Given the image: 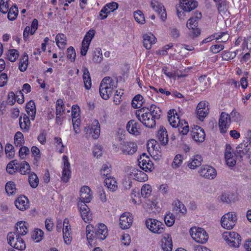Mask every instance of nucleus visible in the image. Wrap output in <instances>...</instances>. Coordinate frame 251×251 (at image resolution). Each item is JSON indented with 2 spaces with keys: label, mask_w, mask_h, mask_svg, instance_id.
<instances>
[{
  "label": "nucleus",
  "mask_w": 251,
  "mask_h": 251,
  "mask_svg": "<svg viewBox=\"0 0 251 251\" xmlns=\"http://www.w3.org/2000/svg\"><path fill=\"white\" fill-rule=\"evenodd\" d=\"M161 114L160 109L153 104L150 108H142L135 113L138 120L146 127L151 128L155 126L156 120L160 119Z\"/></svg>",
  "instance_id": "1"
},
{
  "label": "nucleus",
  "mask_w": 251,
  "mask_h": 251,
  "mask_svg": "<svg viewBox=\"0 0 251 251\" xmlns=\"http://www.w3.org/2000/svg\"><path fill=\"white\" fill-rule=\"evenodd\" d=\"M86 234L90 244L92 242L93 239L95 238L103 240L108 235L107 226L103 224H99L95 227L91 225H88L86 227Z\"/></svg>",
  "instance_id": "2"
},
{
  "label": "nucleus",
  "mask_w": 251,
  "mask_h": 251,
  "mask_svg": "<svg viewBox=\"0 0 251 251\" xmlns=\"http://www.w3.org/2000/svg\"><path fill=\"white\" fill-rule=\"evenodd\" d=\"M175 110H170L168 113V121L172 126L174 127H178V130L183 135H186L189 131V127L188 124L185 120H181L178 115L176 113L175 114Z\"/></svg>",
  "instance_id": "3"
},
{
  "label": "nucleus",
  "mask_w": 251,
  "mask_h": 251,
  "mask_svg": "<svg viewBox=\"0 0 251 251\" xmlns=\"http://www.w3.org/2000/svg\"><path fill=\"white\" fill-rule=\"evenodd\" d=\"M117 87V82L110 77L103 78L100 86V93L101 98L107 100L112 95L113 91Z\"/></svg>",
  "instance_id": "4"
},
{
  "label": "nucleus",
  "mask_w": 251,
  "mask_h": 251,
  "mask_svg": "<svg viewBox=\"0 0 251 251\" xmlns=\"http://www.w3.org/2000/svg\"><path fill=\"white\" fill-rule=\"evenodd\" d=\"M223 237L226 243L230 247L237 248L241 242L240 235L235 232H225Z\"/></svg>",
  "instance_id": "5"
},
{
  "label": "nucleus",
  "mask_w": 251,
  "mask_h": 251,
  "mask_svg": "<svg viewBox=\"0 0 251 251\" xmlns=\"http://www.w3.org/2000/svg\"><path fill=\"white\" fill-rule=\"evenodd\" d=\"M147 227L152 232L157 234H161L164 231V224L154 219H148L146 221Z\"/></svg>",
  "instance_id": "6"
},
{
  "label": "nucleus",
  "mask_w": 251,
  "mask_h": 251,
  "mask_svg": "<svg viewBox=\"0 0 251 251\" xmlns=\"http://www.w3.org/2000/svg\"><path fill=\"white\" fill-rule=\"evenodd\" d=\"M190 233L193 239L199 243H205L208 238L206 231L202 228H191Z\"/></svg>",
  "instance_id": "7"
},
{
  "label": "nucleus",
  "mask_w": 251,
  "mask_h": 251,
  "mask_svg": "<svg viewBox=\"0 0 251 251\" xmlns=\"http://www.w3.org/2000/svg\"><path fill=\"white\" fill-rule=\"evenodd\" d=\"M237 221L236 216L232 213L228 212L225 214L221 219V226L224 228L230 229L235 225Z\"/></svg>",
  "instance_id": "8"
},
{
  "label": "nucleus",
  "mask_w": 251,
  "mask_h": 251,
  "mask_svg": "<svg viewBox=\"0 0 251 251\" xmlns=\"http://www.w3.org/2000/svg\"><path fill=\"white\" fill-rule=\"evenodd\" d=\"M84 131L88 136L92 135L94 139H98L100 132L99 121L97 120H95L91 126L85 127Z\"/></svg>",
  "instance_id": "9"
},
{
  "label": "nucleus",
  "mask_w": 251,
  "mask_h": 251,
  "mask_svg": "<svg viewBox=\"0 0 251 251\" xmlns=\"http://www.w3.org/2000/svg\"><path fill=\"white\" fill-rule=\"evenodd\" d=\"M95 34V30L90 29L85 35L81 43V48L80 50V54L81 55H86L89 49L90 44L94 38Z\"/></svg>",
  "instance_id": "10"
},
{
  "label": "nucleus",
  "mask_w": 251,
  "mask_h": 251,
  "mask_svg": "<svg viewBox=\"0 0 251 251\" xmlns=\"http://www.w3.org/2000/svg\"><path fill=\"white\" fill-rule=\"evenodd\" d=\"M140 167L146 172H151L154 169L153 164L146 153H143L138 160Z\"/></svg>",
  "instance_id": "11"
},
{
  "label": "nucleus",
  "mask_w": 251,
  "mask_h": 251,
  "mask_svg": "<svg viewBox=\"0 0 251 251\" xmlns=\"http://www.w3.org/2000/svg\"><path fill=\"white\" fill-rule=\"evenodd\" d=\"M196 112L197 118L201 121H202L209 113L208 102L206 101L200 102L197 105Z\"/></svg>",
  "instance_id": "12"
},
{
  "label": "nucleus",
  "mask_w": 251,
  "mask_h": 251,
  "mask_svg": "<svg viewBox=\"0 0 251 251\" xmlns=\"http://www.w3.org/2000/svg\"><path fill=\"white\" fill-rule=\"evenodd\" d=\"M197 23L193 19H189L187 27L189 29L188 36L191 39H194L198 37L201 34V30L198 27Z\"/></svg>",
  "instance_id": "13"
},
{
  "label": "nucleus",
  "mask_w": 251,
  "mask_h": 251,
  "mask_svg": "<svg viewBox=\"0 0 251 251\" xmlns=\"http://www.w3.org/2000/svg\"><path fill=\"white\" fill-rule=\"evenodd\" d=\"M250 143L248 142L244 141L236 147L235 153L236 157H239L240 161L243 160V156H246L247 157V155L251 152L250 151Z\"/></svg>",
  "instance_id": "14"
},
{
  "label": "nucleus",
  "mask_w": 251,
  "mask_h": 251,
  "mask_svg": "<svg viewBox=\"0 0 251 251\" xmlns=\"http://www.w3.org/2000/svg\"><path fill=\"white\" fill-rule=\"evenodd\" d=\"M230 123V117L229 114L225 112H222L219 120V126L221 133L226 132Z\"/></svg>",
  "instance_id": "15"
},
{
  "label": "nucleus",
  "mask_w": 251,
  "mask_h": 251,
  "mask_svg": "<svg viewBox=\"0 0 251 251\" xmlns=\"http://www.w3.org/2000/svg\"><path fill=\"white\" fill-rule=\"evenodd\" d=\"M151 6L152 8L158 13L162 21H165L167 18V14L164 5L159 0H151Z\"/></svg>",
  "instance_id": "16"
},
{
  "label": "nucleus",
  "mask_w": 251,
  "mask_h": 251,
  "mask_svg": "<svg viewBox=\"0 0 251 251\" xmlns=\"http://www.w3.org/2000/svg\"><path fill=\"white\" fill-rule=\"evenodd\" d=\"M120 149L124 154L132 155L137 151V146L134 142L123 141L121 143Z\"/></svg>",
  "instance_id": "17"
},
{
  "label": "nucleus",
  "mask_w": 251,
  "mask_h": 251,
  "mask_svg": "<svg viewBox=\"0 0 251 251\" xmlns=\"http://www.w3.org/2000/svg\"><path fill=\"white\" fill-rule=\"evenodd\" d=\"M199 173L201 176L208 179H213L216 176V170L208 165H203L201 167Z\"/></svg>",
  "instance_id": "18"
},
{
  "label": "nucleus",
  "mask_w": 251,
  "mask_h": 251,
  "mask_svg": "<svg viewBox=\"0 0 251 251\" xmlns=\"http://www.w3.org/2000/svg\"><path fill=\"white\" fill-rule=\"evenodd\" d=\"M64 166L63 168L61 179L64 182H67L71 176L70 164L69 162L67 156H63Z\"/></svg>",
  "instance_id": "19"
},
{
  "label": "nucleus",
  "mask_w": 251,
  "mask_h": 251,
  "mask_svg": "<svg viewBox=\"0 0 251 251\" xmlns=\"http://www.w3.org/2000/svg\"><path fill=\"white\" fill-rule=\"evenodd\" d=\"M91 192V191L88 186H83L82 187L80 190V198L78 202H81L83 203L90 202L92 198Z\"/></svg>",
  "instance_id": "20"
},
{
  "label": "nucleus",
  "mask_w": 251,
  "mask_h": 251,
  "mask_svg": "<svg viewBox=\"0 0 251 251\" xmlns=\"http://www.w3.org/2000/svg\"><path fill=\"white\" fill-rule=\"evenodd\" d=\"M192 132L193 138L195 141L198 142L204 141L205 137V132L200 126L194 125Z\"/></svg>",
  "instance_id": "21"
},
{
  "label": "nucleus",
  "mask_w": 251,
  "mask_h": 251,
  "mask_svg": "<svg viewBox=\"0 0 251 251\" xmlns=\"http://www.w3.org/2000/svg\"><path fill=\"white\" fill-rule=\"evenodd\" d=\"M78 206L79 208L82 219L85 223H87L92 219L91 213L88 206L81 202H78Z\"/></svg>",
  "instance_id": "22"
},
{
  "label": "nucleus",
  "mask_w": 251,
  "mask_h": 251,
  "mask_svg": "<svg viewBox=\"0 0 251 251\" xmlns=\"http://www.w3.org/2000/svg\"><path fill=\"white\" fill-rule=\"evenodd\" d=\"M179 5L184 11L190 12L197 7L198 2L195 0H180Z\"/></svg>",
  "instance_id": "23"
},
{
  "label": "nucleus",
  "mask_w": 251,
  "mask_h": 251,
  "mask_svg": "<svg viewBox=\"0 0 251 251\" xmlns=\"http://www.w3.org/2000/svg\"><path fill=\"white\" fill-rule=\"evenodd\" d=\"M132 218L129 213H123L120 218V225L122 229H127L132 224Z\"/></svg>",
  "instance_id": "24"
},
{
  "label": "nucleus",
  "mask_w": 251,
  "mask_h": 251,
  "mask_svg": "<svg viewBox=\"0 0 251 251\" xmlns=\"http://www.w3.org/2000/svg\"><path fill=\"white\" fill-rule=\"evenodd\" d=\"M19 125L24 132H28L30 128V122L29 117L23 114L19 118Z\"/></svg>",
  "instance_id": "25"
},
{
  "label": "nucleus",
  "mask_w": 251,
  "mask_h": 251,
  "mask_svg": "<svg viewBox=\"0 0 251 251\" xmlns=\"http://www.w3.org/2000/svg\"><path fill=\"white\" fill-rule=\"evenodd\" d=\"M143 38V46L147 50L151 49L152 45L156 42V38L151 33L144 35Z\"/></svg>",
  "instance_id": "26"
},
{
  "label": "nucleus",
  "mask_w": 251,
  "mask_h": 251,
  "mask_svg": "<svg viewBox=\"0 0 251 251\" xmlns=\"http://www.w3.org/2000/svg\"><path fill=\"white\" fill-rule=\"evenodd\" d=\"M28 224L25 221H20L16 224V235H25L28 232Z\"/></svg>",
  "instance_id": "27"
},
{
  "label": "nucleus",
  "mask_w": 251,
  "mask_h": 251,
  "mask_svg": "<svg viewBox=\"0 0 251 251\" xmlns=\"http://www.w3.org/2000/svg\"><path fill=\"white\" fill-rule=\"evenodd\" d=\"M162 249L164 251H172L173 249V243L172 238L168 234L164 235L161 240Z\"/></svg>",
  "instance_id": "28"
},
{
  "label": "nucleus",
  "mask_w": 251,
  "mask_h": 251,
  "mask_svg": "<svg viewBox=\"0 0 251 251\" xmlns=\"http://www.w3.org/2000/svg\"><path fill=\"white\" fill-rule=\"evenodd\" d=\"M16 207L21 211L26 210L29 206L28 199L25 196L19 197L15 201Z\"/></svg>",
  "instance_id": "29"
},
{
  "label": "nucleus",
  "mask_w": 251,
  "mask_h": 251,
  "mask_svg": "<svg viewBox=\"0 0 251 251\" xmlns=\"http://www.w3.org/2000/svg\"><path fill=\"white\" fill-rule=\"evenodd\" d=\"M126 129L129 133L137 135L139 133L140 125L134 120H130L127 124Z\"/></svg>",
  "instance_id": "30"
},
{
  "label": "nucleus",
  "mask_w": 251,
  "mask_h": 251,
  "mask_svg": "<svg viewBox=\"0 0 251 251\" xmlns=\"http://www.w3.org/2000/svg\"><path fill=\"white\" fill-rule=\"evenodd\" d=\"M17 172H19L22 175L29 174L30 170V167L29 164L26 161H23L20 163H16L15 168Z\"/></svg>",
  "instance_id": "31"
},
{
  "label": "nucleus",
  "mask_w": 251,
  "mask_h": 251,
  "mask_svg": "<svg viewBox=\"0 0 251 251\" xmlns=\"http://www.w3.org/2000/svg\"><path fill=\"white\" fill-rule=\"evenodd\" d=\"M105 185L110 191L114 192L118 189L117 182L115 178L109 176L106 177L104 180Z\"/></svg>",
  "instance_id": "32"
},
{
  "label": "nucleus",
  "mask_w": 251,
  "mask_h": 251,
  "mask_svg": "<svg viewBox=\"0 0 251 251\" xmlns=\"http://www.w3.org/2000/svg\"><path fill=\"white\" fill-rule=\"evenodd\" d=\"M166 129L164 127H160L157 133V138L162 145H166L168 142V137Z\"/></svg>",
  "instance_id": "33"
},
{
  "label": "nucleus",
  "mask_w": 251,
  "mask_h": 251,
  "mask_svg": "<svg viewBox=\"0 0 251 251\" xmlns=\"http://www.w3.org/2000/svg\"><path fill=\"white\" fill-rule=\"evenodd\" d=\"M158 147L159 145L156 143V141L153 139L150 141L147 145L148 151L151 156H155L157 154Z\"/></svg>",
  "instance_id": "34"
},
{
  "label": "nucleus",
  "mask_w": 251,
  "mask_h": 251,
  "mask_svg": "<svg viewBox=\"0 0 251 251\" xmlns=\"http://www.w3.org/2000/svg\"><path fill=\"white\" fill-rule=\"evenodd\" d=\"M83 72V79L84 84V87L86 89L89 90L91 87V79L90 74L88 69L87 68H83L82 69Z\"/></svg>",
  "instance_id": "35"
},
{
  "label": "nucleus",
  "mask_w": 251,
  "mask_h": 251,
  "mask_svg": "<svg viewBox=\"0 0 251 251\" xmlns=\"http://www.w3.org/2000/svg\"><path fill=\"white\" fill-rule=\"evenodd\" d=\"M25 109L28 115L31 117V119L34 120L35 117L36 109L33 101L30 100L26 104Z\"/></svg>",
  "instance_id": "36"
},
{
  "label": "nucleus",
  "mask_w": 251,
  "mask_h": 251,
  "mask_svg": "<svg viewBox=\"0 0 251 251\" xmlns=\"http://www.w3.org/2000/svg\"><path fill=\"white\" fill-rule=\"evenodd\" d=\"M202 159L200 155H195L189 161L188 166L191 169H194L201 165Z\"/></svg>",
  "instance_id": "37"
},
{
  "label": "nucleus",
  "mask_w": 251,
  "mask_h": 251,
  "mask_svg": "<svg viewBox=\"0 0 251 251\" xmlns=\"http://www.w3.org/2000/svg\"><path fill=\"white\" fill-rule=\"evenodd\" d=\"M173 205L174 210L177 211L179 212L184 214L187 212V209L184 204L178 200H175Z\"/></svg>",
  "instance_id": "38"
},
{
  "label": "nucleus",
  "mask_w": 251,
  "mask_h": 251,
  "mask_svg": "<svg viewBox=\"0 0 251 251\" xmlns=\"http://www.w3.org/2000/svg\"><path fill=\"white\" fill-rule=\"evenodd\" d=\"M55 40L58 47L60 49H64L66 45V37L65 35L63 34H58L56 35Z\"/></svg>",
  "instance_id": "39"
},
{
  "label": "nucleus",
  "mask_w": 251,
  "mask_h": 251,
  "mask_svg": "<svg viewBox=\"0 0 251 251\" xmlns=\"http://www.w3.org/2000/svg\"><path fill=\"white\" fill-rule=\"evenodd\" d=\"M20 236L16 235V241L12 247L19 250H24L25 248V244L24 240Z\"/></svg>",
  "instance_id": "40"
},
{
  "label": "nucleus",
  "mask_w": 251,
  "mask_h": 251,
  "mask_svg": "<svg viewBox=\"0 0 251 251\" xmlns=\"http://www.w3.org/2000/svg\"><path fill=\"white\" fill-rule=\"evenodd\" d=\"M226 164L229 167H233L236 165V154L235 152L233 153L232 154H229L227 153L226 156H225Z\"/></svg>",
  "instance_id": "41"
},
{
  "label": "nucleus",
  "mask_w": 251,
  "mask_h": 251,
  "mask_svg": "<svg viewBox=\"0 0 251 251\" xmlns=\"http://www.w3.org/2000/svg\"><path fill=\"white\" fill-rule=\"evenodd\" d=\"M28 59L27 54L26 53H24L20 59L19 65V69L21 72H24L26 70L28 65Z\"/></svg>",
  "instance_id": "42"
},
{
  "label": "nucleus",
  "mask_w": 251,
  "mask_h": 251,
  "mask_svg": "<svg viewBox=\"0 0 251 251\" xmlns=\"http://www.w3.org/2000/svg\"><path fill=\"white\" fill-rule=\"evenodd\" d=\"M134 178L138 181H145L148 179L147 175L141 171L137 170L133 173Z\"/></svg>",
  "instance_id": "43"
},
{
  "label": "nucleus",
  "mask_w": 251,
  "mask_h": 251,
  "mask_svg": "<svg viewBox=\"0 0 251 251\" xmlns=\"http://www.w3.org/2000/svg\"><path fill=\"white\" fill-rule=\"evenodd\" d=\"M28 181L31 187L33 188H36L39 184V179L37 176L34 173L30 174L28 176Z\"/></svg>",
  "instance_id": "44"
},
{
  "label": "nucleus",
  "mask_w": 251,
  "mask_h": 251,
  "mask_svg": "<svg viewBox=\"0 0 251 251\" xmlns=\"http://www.w3.org/2000/svg\"><path fill=\"white\" fill-rule=\"evenodd\" d=\"M7 17L10 21L14 20L17 17L18 14V7L16 5L12 6L8 11Z\"/></svg>",
  "instance_id": "45"
},
{
  "label": "nucleus",
  "mask_w": 251,
  "mask_h": 251,
  "mask_svg": "<svg viewBox=\"0 0 251 251\" xmlns=\"http://www.w3.org/2000/svg\"><path fill=\"white\" fill-rule=\"evenodd\" d=\"M43 235L44 232L42 230L36 229L32 233L31 238L36 242H39L42 240Z\"/></svg>",
  "instance_id": "46"
},
{
  "label": "nucleus",
  "mask_w": 251,
  "mask_h": 251,
  "mask_svg": "<svg viewBox=\"0 0 251 251\" xmlns=\"http://www.w3.org/2000/svg\"><path fill=\"white\" fill-rule=\"evenodd\" d=\"M65 112L64 104L62 100L59 99L56 102V115H61Z\"/></svg>",
  "instance_id": "47"
},
{
  "label": "nucleus",
  "mask_w": 251,
  "mask_h": 251,
  "mask_svg": "<svg viewBox=\"0 0 251 251\" xmlns=\"http://www.w3.org/2000/svg\"><path fill=\"white\" fill-rule=\"evenodd\" d=\"M208 78H207L206 75H201L199 78V87L201 91H204L208 87Z\"/></svg>",
  "instance_id": "48"
},
{
  "label": "nucleus",
  "mask_w": 251,
  "mask_h": 251,
  "mask_svg": "<svg viewBox=\"0 0 251 251\" xmlns=\"http://www.w3.org/2000/svg\"><path fill=\"white\" fill-rule=\"evenodd\" d=\"M215 2L219 12H225L226 9V0H213Z\"/></svg>",
  "instance_id": "49"
},
{
  "label": "nucleus",
  "mask_w": 251,
  "mask_h": 251,
  "mask_svg": "<svg viewBox=\"0 0 251 251\" xmlns=\"http://www.w3.org/2000/svg\"><path fill=\"white\" fill-rule=\"evenodd\" d=\"M14 143L17 147H20L24 143V136L22 132L18 131L16 133L14 136Z\"/></svg>",
  "instance_id": "50"
},
{
  "label": "nucleus",
  "mask_w": 251,
  "mask_h": 251,
  "mask_svg": "<svg viewBox=\"0 0 251 251\" xmlns=\"http://www.w3.org/2000/svg\"><path fill=\"white\" fill-rule=\"evenodd\" d=\"M143 97L140 95L135 96L132 101V106L134 108H139L142 104Z\"/></svg>",
  "instance_id": "51"
},
{
  "label": "nucleus",
  "mask_w": 251,
  "mask_h": 251,
  "mask_svg": "<svg viewBox=\"0 0 251 251\" xmlns=\"http://www.w3.org/2000/svg\"><path fill=\"white\" fill-rule=\"evenodd\" d=\"M182 156L181 154H177L175 156L173 162L172 163V167L173 169L179 168L182 163Z\"/></svg>",
  "instance_id": "52"
},
{
  "label": "nucleus",
  "mask_w": 251,
  "mask_h": 251,
  "mask_svg": "<svg viewBox=\"0 0 251 251\" xmlns=\"http://www.w3.org/2000/svg\"><path fill=\"white\" fill-rule=\"evenodd\" d=\"M175 219V215L171 213L167 214L164 217L165 223L168 226H171L174 224Z\"/></svg>",
  "instance_id": "53"
},
{
  "label": "nucleus",
  "mask_w": 251,
  "mask_h": 251,
  "mask_svg": "<svg viewBox=\"0 0 251 251\" xmlns=\"http://www.w3.org/2000/svg\"><path fill=\"white\" fill-rule=\"evenodd\" d=\"M19 55V52L17 50H10L7 54V58L11 62H14L18 58Z\"/></svg>",
  "instance_id": "54"
},
{
  "label": "nucleus",
  "mask_w": 251,
  "mask_h": 251,
  "mask_svg": "<svg viewBox=\"0 0 251 251\" xmlns=\"http://www.w3.org/2000/svg\"><path fill=\"white\" fill-rule=\"evenodd\" d=\"M152 191L151 185L149 184H145L141 189V193L142 196L144 198H148L150 196Z\"/></svg>",
  "instance_id": "55"
},
{
  "label": "nucleus",
  "mask_w": 251,
  "mask_h": 251,
  "mask_svg": "<svg viewBox=\"0 0 251 251\" xmlns=\"http://www.w3.org/2000/svg\"><path fill=\"white\" fill-rule=\"evenodd\" d=\"M5 191L8 195H13L16 191V185L12 181H9L5 185Z\"/></svg>",
  "instance_id": "56"
},
{
  "label": "nucleus",
  "mask_w": 251,
  "mask_h": 251,
  "mask_svg": "<svg viewBox=\"0 0 251 251\" xmlns=\"http://www.w3.org/2000/svg\"><path fill=\"white\" fill-rule=\"evenodd\" d=\"M134 19L137 22L140 24H144L145 22L144 15L141 11L138 10L134 13Z\"/></svg>",
  "instance_id": "57"
},
{
  "label": "nucleus",
  "mask_w": 251,
  "mask_h": 251,
  "mask_svg": "<svg viewBox=\"0 0 251 251\" xmlns=\"http://www.w3.org/2000/svg\"><path fill=\"white\" fill-rule=\"evenodd\" d=\"M93 60L94 62L100 63L102 60V55L100 49H96L94 51Z\"/></svg>",
  "instance_id": "58"
},
{
  "label": "nucleus",
  "mask_w": 251,
  "mask_h": 251,
  "mask_svg": "<svg viewBox=\"0 0 251 251\" xmlns=\"http://www.w3.org/2000/svg\"><path fill=\"white\" fill-rule=\"evenodd\" d=\"M111 166L109 164H103L100 170V174L102 176L106 177L111 176L110 174L111 173Z\"/></svg>",
  "instance_id": "59"
},
{
  "label": "nucleus",
  "mask_w": 251,
  "mask_h": 251,
  "mask_svg": "<svg viewBox=\"0 0 251 251\" xmlns=\"http://www.w3.org/2000/svg\"><path fill=\"white\" fill-rule=\"evenodd\" d=\"M5 152L8 157L12 158L14 156V151L13 146L10 144H7L5 146Z\"/></svg>",
  "instance_id": "60"
},
{
  "label": "nucleus",
  "mask_w": 251,
  "mask_h": 251,
  "mask_svg": "<svg viewBox=\"0 0 251 251\" xmlns=\"http://www.w3.org/2000/svg\"><path fill=\"white\" fill-rule=\"evenodd\" d=\"M236 55V53L235 51H224L222 53V58L225 60H228L233 59L235 57Z\"/></svg>",
  "instance_id": "61"
},
{
  "label": "nucleus",
  "mask_w": 251,
  "mask_h": 251,
  "mask_svg": "<svg viewBox=\"0 0 251 251\" xmlns=\"http://www.w3.org/2000/svg\"><path fill=\"white\" fill-rule=\"evenodd\" d=\"M229 117H230V121L234 122H238L241 120V115L235 109H233L230 114H229Z\"/></svg>",
  "instance_id": "62"
},
{
  "label": "nucleus",
  "mask_w": 251,
  "mask_h": 251,
  "mask_svg": "<svg viewBox=\"0 0 251 251\" xmlns=\"http://www.w3.org/2000/svg\"><path fill=\"white\" fill-rule=\"evenodd\" d=\"M15 162L16 160L11 161L7 165L6 171L9 174L13 175L16 171Z\"/></svg>",
  "instance_id": "63"
},
{
  "label": "nucleus",
  "mask_w": 251,
  "mask_h": 251,
  "mask_svg": "<svg viewBox=\"0 0 251 251\" xmlns=\"http://www.w3.org/2000/svg\"><path fill=\"white\" fill-rule=\"evenodd\" d=\"M31 151L32 154L34 156V160L36 162H38L41 158L40 150L37 147L33 146L31 148Z\"/></svg>",
  "instance_id": "64"
}]
</instances>
